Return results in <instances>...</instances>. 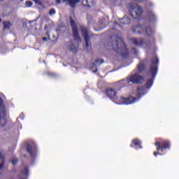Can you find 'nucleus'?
<instances>
[{
    "label": "nucleus",
    "mask_w": 179,
    "mask_h": 179,
    "mask_svg": "<svg viewBox=\"0 0 179 179\" xmlns=\"http://www.w3.org/2000/svg\"><path fill=\"white\" fill-rule=\"evenodd\" d=\"M143 82H145V77L139 74V73H135L127 77V79H123L117 82L116 86H119V90H121L122 87L129 86L130 83H133L134 85H139V83H143Z\"/></svg>",
    "instance_id": "nucleus-1"
},
{
    "label": "nucleus",
    "mask_w": 179,
    "mask_h": 179,
    "mask_svg": "<svg viewBox=\"0 0 179 179\" xmlns=\"http://www.w3.org/2000/svg\"><path fill=\"white\" fill-rule=\"evenodd\" d=\"M159 71V58L157 57H155L151 59V64L148 69V73H150L152 78L147 80L145 84V89H150L152 86H153V83H155V78H156V75H157V72Z\"/></svg>",
    "instance_id": "nucleus-2"
},
{
    "label": "nucleus",
    "mask_w": 179,
    "mask_h": 179,
    "mask_svg": "<svg viewBox=\"0 0 179 179\" xmlns=\"http://www.w3.org/2000/svg\"><path fill=\"white\" fill-rule=\"evenodd\" d=\"M113 51L117 55H121L122 58H128L129 57V51L125 45V43L122 41V38H118L115 44L112 45Z\"/></svg>",
    "instance_id": "nucleus-3"
},
{
    "label": "nucleus",
    "mask_w": 179,
    "mask_h": 179,
    "mask_svg": "<svg viewBox=\"0 0 179 179\" xmlns=\"http://www.w3.org/2000/svg\"><path fill=\"white\" fill-rule=\"evenodd\" d=\"M157 147V152H154V156H163L166 155V150L171 148V143L169 140H162L161 141H157L155 143Z\"/></svg>",
    "instance_id": "nucleus-4"
},
{
    "label": "nucleus",
    "mask_w": 179,
    "mask_h": 179,
    "mask_svg": "<svg viewBox=\"0 0 179 179\" xmlns=\"http://www.w3.org/2000/svg\"><path fill=\"white\" fill-rule=\"evenodd\" d=\"M80 32L85 40V47L86 48H92V43H90V40H92V37H94V34H90L89 32V28L86 26L81 25L80 27Z\"/></svg>",
    "instance_id": "nucleus-5"
},
{
    "label": "nucleus",
    "mask_w": 179,
    "mask_h": 179,
    "mask_svg": "<svg viewBox=\"0 0 179 179\" xmlns=\"http://www.w3.org/2000/svg\"><path fill=\"white\" fill-rule=\"evenodd\" d=\"M8 124V120H6V107L5 103H3V100L0 99V127H5Z\"/></svg>",
    "instance_id": "nucleus-6"
},
{
    "label": "nucleus",
    "mask_w": 179,
    "mask_h": 179,
    "mask_svg": "<svg viewBox=\"0 0 179 179\" xmlns=\"http://www.w3.org/2000/svg\"><path fill=\"white\" fill-rule=\"evenodd\" d=\"M129 11L134 19H141V16H142V13H143V10L138 5L130 6Z\"/></svg>",
    "instance_id": "nucleus-7"
},
{
    "label": "nucleus",
    "mask_w": 179,
    "mask_h": 179,
    "mask_svg": "<svg viewBox=\"0 0 179 179\" xmlns=\"http://www.w3.org/2000/svg\"><path fill=\"white\" fill-rule=\"evenodd\" d=\"M130 40L136 47H142V45L150 47V45H152V41H150V40H144L142 38H132Z\"/></svg>",
    "instance_id": "nucleus-8"
},
{
    "label": "nucleus",
    "mask_w": 179,
    "mask_h": 179,
    "mask_svg": "<svg viewBox=\"0 0 179 179\" xmlns=\"http://www.w3.org/2000/svg\"><path fill=\"white\" fill-rule=\"evenodd\" d=\"M106 94L112 101H113V103H115L116 104H120V100L118 99V95H117V91L114 90V88L106 89Z\"/></svg>",
    "instance_id": "nucleus-9"
},
{
    "label": "nucleus",
    "mask_w": 179,
    "mask_h": 179,
    "mask_svg": "<svg viewBox=\"0 0 179 179\" xmlns=\"http://www.w3.org/2000/svg\"><path fill=\"white\" fill-rule=\"evenodd\" d=\"M70 24L71 27L73 37L74 40L80 41V36H79V31H78V26L76 25V22H75V20H73L72 17H70Z\"/></svg>",
    "instance_id": "nucleus-10"
},
{
    "label": "nucleus",
    "mask_w": 179,
    "mask_h": 179,
    "mask_svg": "<svg viewBox=\"0 0 179 179\" xmlns=\"http://www.w3.org/2000/svg\"><path fill=\"white\" fill-rule=\"evenodd\" d=\"M26 150L29 153L31 159H35L37 156V145L34 143L27 144L26 147Z\"/></svg>",
    "instance_id": "nucleus-11"
},
{
    "label": "nucleus",
    "mask_w": 179,
    "mask_h": 179,
    "mask_svg": "<svg viewBox=\"0 0 179 179\" xmlns=\"http://www.w3.org/2000/svg\"><path fill=\"white\" fill-rule=\"evenodd\" d=\"M138 100V98L134 97V96H129V97H124V96H120L119 103L117 104H132V103H135Z\"/></svg>",
    "instance_id": "nucleus-12"
},
{
    "label": "nucleus",
    "mask_w": 179,
    "mask_h": 179,
    "mask_svg": "<svg viewBox=\"0 0 179 179\" xmlns=\"http://www.w3.org/2000/svg\"><path fill=\"white\" fill-rule=\"evenodd\" d=\"M135 71H136V72H138L137 73H143L145 72V71H146V65L145 64V62H140L136 69Z\"/></svg>",
    "instance_id": "nucleus-13"
},
{
    "label": "nucleus",
    "mask_w": 179,
    "mask_h": 179,
    "mask_svg": "<svg viewBox=\"0 0 179 179\" xmlns=\"http://www.w3.org/2000/svg\"><path fill=\"white\" fill-rule=\"evenodd\" d=\"M130 147L135 149H142V143L139 139H134L130 144Z\"/></svg>",
    "instance_id": "nucleus-14"
},
{
    "label": "nucleus",
    "mask_w": 179,
    "mask_h": 179,
    "mask_svg": "<svg viewBox=\"0 0 179 179\" xmlns=\"http://www.w3.org/2000/svg\"><path fill=\"white\" fill-rule=\"evenodd\" d=\"M143 25H137L133 27L131 30L133 33H135L136 34H142V33H143Z\"/></svg>",
    "instance_id": "nucleus-15"
},
{
    "label": "nucleus",
    "mask_w": 179,
    "mask_h": 179,
    "mask_svg": "<svg viewBox=\"0 0 179 179\" xmlns=\"http://www.w3.org/2000/svg\"><path fill=\"white\" fill-rule=\"evenodd\" d=\"M82 5L85 8H92L94 5V0H83Z\"/></svg>",
    "instance_id": "nucleus-16"
},
{
    "label": "nucleus",
    "mask_w": 179,
    "mask_h": 179,
    "mask_svg": "<svg viewBox=\"0 0 179 179\" xmlns=\"http://www.w3.org/2000/svg\"><path fill=\"white\" fill-rule=\"evenodd\" d=\"M119 22L120 24H131V19L127 16H124V17L119 19Z\"/></svg>",
    "instance_id": "nucleus-17"
},
{
    "label": "nucleus",
    "mask_w": 179,
    "mask_h": 179,
    "mask_svg": "<svg viewBox=\"0 0 179 179\" xmlns=\"http://www.w3.org/2000/svg\"><path fill=\"white\" fill-rule=\"evenodd\" d=\"M63 2H68L69 5L71 8H76V3H79L80 2V0H62Z\"/></svg>",
    "instance_id": "nucleus-18"
},
{
    "label": "nucleus",
    "mask_w": 179,
    "mask_h": 179,
    "mask_svg": "<svg viewBox=\"0 0 179 179\" xmlns=\"http://www.w3.org/2000/svg\"><path fill=\"white\" fill-rule=\"evenodd\" d=\"M145 33L148 37H152V36H153V34L155 33V30H153V29H152L150 26H147L145 28Z\"/></svg>",
    "instance_id": "nucleus-19"
},
{
    "label": "nucleus",
    "mask_w": 179,
    "mask_h": 179,
    "mask_svg": "<svg viewBox=\"0 0 179 179\" xmlns=\"http://www.w3.org/2000/svg\"><path fill=\"white\" fill-rule=\"evenodd\" d=\"M148 16L150 22H156V15L154 14L153 11H148Z\"/></svg>",
    "instance_id": "nucleus-20"
},
{
    "label": "nucleus",
    "mask_w": 179,
    "mask_h": 179,
    "mask_svg": "<svg viewBox=\"0 0 179 179\" xmlns=\"http://www.w3.org/2000/svg\"><path fill=\"white\" fill-rule=\"evenodd\" d=\"M0 160L1 163L0 164V171L5 167V157L2 155V153H0Z\"/></svg>",
    "instance_id": "nucleus-21"
},
{
    "label": "nucleus",
    "mask_w": 179,
    "mask_h": 179,
    "mask_svg": "<svg viewBox=\"0 0 179 179\" xmlns=\"http://www.w3.org/2000/svg\"><path fill=\"white\" fill-rule=\"evenodd\" d=\"M78 48H79V45L75 46V45L71 44L70 45L69 50L71 52H78Z\"/></svg>",
    "instance_id": "nucleus-22"
},
{
    "label": "nucleus",
    "mask_w": 179,
    "mask_h": 179,
    "mask_svg": "<svg viewBox=\"0 0 179 179\" xmlns=\"http://www.w3.org/2000/svg\"><path fill=\"white\" fill-rule=\"evenodd\" d=\"M21 176H24V177H29V167L25 166L21 172Z\"/></svg>",
    "instance_id": "nucleus-23"
},
{
    "label": "nucleus",
    "mask_w": 179,
    "mask_h": 179,
    "mask_svg": "<svg viewBox=\"0 0 179 179\" xmlns=\"http://www.w3.org/2000/svg\"><path fill=\"white\" fill-rule=\"evenodd\" d=\"M145 87H138L137 88V93L139 96H143L145 94Z\"/></svg>",
    "instance_id": "nucleus-24"
},
{
    "label": "nucleus",
    "mask_w": 179,
    "mask_h": 179,
    "mask_svg": "<svg viewBox=\"0 0 179 179\" xmlns=\"http://www.w3.org/2000/svg\"><path fill=\"white\" fill-rule=\"evenodd\" d=\"M3 24L5 30H9L10 26H12V24H10V22H3Z\"/></svg>",
    "instance_id": "nucleus-25"
},
{
    "label": "nucleus",
    "mask_w": 179,
    "mask_h": 179,
    "mask_svg": "<svg viewBox=\"0 0 179 179\" xmlns=\"http://www.w3.org/2000/svg\"><path fill=\"white\" fill-rule=\"evenodd\" d=\"M25 6L27 8H30V7L33 6V2L30 1H27L25 2Z\"/></svg>",
    "instance_id": "nucleus-26"
},
{
    "label": "nucleus",
    "mask_w": 179,
    "mask_h": 179,
    "mask_svg": "<svg viewBox=\"0 0 179 179\" xmlns=\"http://www.w3.org/2000/svg\"><path fill=\"white\" fill-rule=\"evenodd\" d=\"M103 62H104V60L100 59H97L95 61V64H99V65H101V64H103Z\"/></svg>",
    "instance_id": "nucleus-27"
},
{
    "label": "nucleus",
    "mask_w": 179,
    "mask_h": 179,
    "mask_svg": "<svg viewBox=\"0 0 179 179\" xmlns=\"http://www.w3.org/2000/svg\"><path fill=\"white\" fill-rule=\"evenodd\" d=\"M49 15H50V16H52V15H55V9L54 8L50 9L49 11Z\"/></svg>",
    "instance_id": "nucleus-28"
},
{
    "label": "nucleus",
    "mask_w": 179,
    "mask_h": 179,
    "mask_svg": "<svg viewBox=\"0 0 179 179\" xmlns=\"http://www.w3.org/2000/svg\"><path fill=\"white\" fill-rule=\"evenodd\" d=\"M11 163L13 164V166H16V164H17V159H12Z\"/></svg>",
    "instance_id": "nucleus-29"
},
{
    "label": "nucleus",
    "mask_w": 179,
    "mask_h": 179,
    "mask_svg": "<svg viewBox=\"0 0 179 179\" xmlns=\"http://www.w3.org/2000/svg\"><path fill=\"white\" fill-rule=\"evenodd\" d=\"M131 50H132V52L134 55H138V50H136V48H133Z\"/></svg>",
    "instance_id": "nucleus-30"
},
{
    "label": "nucleus",
    "mask_w": 179,
    "mask_h": 179,
    "mask_svg": "<svg viewBox=\"0 0 179 179\" xmlns=\"http://www.w3.org/2000/svg\"><path fill=\"white\" fill-rule=\"evenodd\" d=\"M48 75L49 76H56L55 73H50V72H48Z\"/></svg>",
    "instance_id": "nucleus-31"
},
{
    "label": "nucleus",
    "mask_w": 179,
    "mask_h": 179,
    "mask_svg": "<svg viewBox=\"0 0 179 179\" xmlns=\"http://www.w3.org/2000/svg\"><path fill=\"white\" fill-rule=\"evenodd\" d=\"M43 41H47L48 40V38L47 37H43L42 38Z\"/></svg>",
    "instance_id": "nucleus-32"
},
{
    "label": "nucleus",
    "mask_w": 179,
    "mask_h": 179,
    "mask_svg": "<svg viewBox=\"0 0 179 179\" xmlns=\"http://www.w3.org/2000/svg\"><path fill=\"white\" fill-rule=\"evenodd\" d=\"M56 3H61V0H55Z\"/></svg>",
    "instance_id": "nucleus-33"
},
{
    "label": "nucleus",
    "mask_w": 179,
    "mask_h": 179,
    "mask_svg": "<svg viewBox=\"0 0 179 179\" xmlns=\"http://www.w3.org/2000/svg\"><path fill=\"white\" fill-rule=\"evenodd\" d=\"M118 24H119L118 22H114V26H118Z\"/></svg>",
    "instance_id": "nucleus-34"
},
{
    "label": "nucleus",
    "mask_w": 179,
    "mask_h": 179,
    "mask_svg": "<svg viewBox=\"0 0 179 179\" xmlns=\"http://www.w3.org/2000/svg\"><path fill=\"white\" fill-rule=\"evenodd\" d=\"M152 43H153V44H155V43H156V40H155V38H152Z\"/></svg>",
    "instance_id": "nucleus-35"
},
{
    "label": "nucleus",
    "mask_w": 179,
    "mask_h": 179,
    "mask_svg": "<svg viewBox=\"0 0 179 179\" xmlns=\"http://www.w3.org/2000/svg\"><path fill=\"white\" fill-rule=\"evenodd\" d=\"M134 1H136V2H141V0H134Z\"/></svg>",
    "instance_id": "nucleus-36"
},
{
    "label": "nucleus",
    "mask_w": 179,
    "mask_h": 179,
    "mask_svg": "<svg viewBox=\"0 0 179 179\" xmlns=\"http://www.w3.org/2000/svg\"><path fill=\"white\" fill-rule=\"evenodd\" d=\"M1 22H2V19L0 18V23H1Z\"/></svg>",
    "instance_id": "nucleus-37"
},
{
    "label": "nucleus",
    "mask_w": 179,
    "mask_h": 179,
    "mask_svg": "<svg viewBox=\"0 0 179 179\" xmlns=\"http://www.w3.org/2000/svg\"><path fill=\"white\" fill-rule=\"evenodd\" d=\"M1 2H3V0H0Z\"/></svg>",
    "instance_id": "nucleus-38"
},
{
    "label": "nucleus",
    "mask_w": 179,
    "mask_h": 179,
    "mask_svg": "<svg viewBox=\"0 0 179 179\" xmlns=\"http://www.w3.org/2000/svg\"><path fill=\"white\" fill-rule=\"evenodd\" d=\"M20 1H23V0H20Z\"/></svg>",
    "instance_id": "nucleus-39"
}]
</instances>
